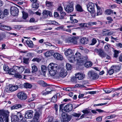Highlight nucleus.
I'll list each match as a JSON object with an SVG mask.
<instances>
[{
    "label": "nucleus",
    "mask_w": 122,
    "mask_h": 122,
    "mask_svg": "<svg viewBox=\"0 0 122 122\" xmlns=\"http://www.w3.org/2000/svg\"><path fill=\"white\" fill-rule=\"evenodd\" d=\"M74 58L75 61H76L77 64L78 65H81L83 62H86L87 58V56L81 57L80 53L77 52L75 54L74 56H73Z\"/></svg>",
    "instance_id": "obj_1"
},
{
    "label": "nucleus",
    "mask_w": 122,
    "mask_h": 122,
    "mask_svg": "<svg viewBox=\"0 0 122 122\" xmlns=\"http://www.w3.org/2000/svg\"><path fill=\"white\" fill-rule=\"evenodd\" d=\"M58 66L57 64L53 63H50L48 66V70L50 75L51 76H54L57 75V70Z\"/></svg>",
    "instance_id": "obj_2"
},
{
    "label": "nucleus",
    "mask_w": 122,
    "mask_h": 122,
    "mask_svg": "<svg viewBox=\"0 0 122 122\" xmlns=\"http://www.w3.org/2000/svg\"><path fill=\"white\" fill-rule=\"evenodd\" d=\"M9 113L5 111L0 110V122H3L5 120V122H8Z\"/></svg>",
    "instance_id": "obj_3"
},
{
    "label": "nucleus",
    "mask_w": 122,
    "mask_h": 122,
    "mask_svg": "<svg viewBox=\"0 0 122 122\" xmlns=\"http://www.w3.org/2000/svg\"><path fill=\"white\" fill-rule=\"evenodd\" d=\"M65 54L68 57L70 62L71 63L74 62V58L73 57L74 53L71 49H69L67 50L65 52Z\"/></svg>",
    "instance_id": "obj_4"
},
{
    "label": "nucleus",
    "mask_w": 122,
    "mask_h": 122,
    "mask_svg": "<svg viewBox=\"0 0 122 122\" xmlns=\"http://www.w3.org/2000/svg\"><path fill=\"white\" fill-rule=\"evenodd\" d=\"M23 118L22 114L18 112L16 115H13L12 116L11 122H19V121L21 120Z\"/></svg>",
    "instance_id": "obj_5"
},
{
    "label": "nucleus",
    "mask_w": 122,
    "mask_h": 122,
    "mask_svg": "<svg viewBox=\"0 0 122 122\" xmlns=\"http://www.w3.org/2000/svg\"><path fill=\"white\" fill-rule=\"evenodd\" d=\"M86 6L88 11L92 14L95 13V5L92 2H89L87 4Z\"/></svg>",
    "instance_id": "obj_6"
},
{
    "label": "nucleus",
    "mask_w": 122,
    "mask_h": 122,
    "mask_svg": "<svg viewBox=\"0 0 122 122\" xmlns=\"http://www.w3.org/2000/svg\"><path fill=\"white\" fill-rule=\"evenodd\" d=\"M9 88H6L5 89V91L7 92L9 91L13 92L17 90L19 87V85H9Z\"/></svg>",
    "instance_id": "obj_7"
},
{
    "label": "nucleus",
    "mask_w": 122,
    "mask_h": 122,
    "mask_svg": "<svg viewBox=\"0 0 122 122\" xmlns=\"http://www.w3.org/2000/svg\"><path fill=\"white\" fill-rule=\"evenodd\" d=\"M17 96L19 99L21 100H26L27 97L26 93L23 92H21L18 93L17 94Z\"/></svg>",
    "instance_id": "obj_8"
},
{
    "label": "nucleus",
    "mask_w": 122,
    "mask_h": 122,
    "mask_svg": "<svg viewBox=\"0 0 122 122\" xmlns=\"http://www.w3.org/2000/svg\"><path fill=\"white\" fill-rule=\"evenodd\" d=\"M10 13L11 15L14 16H17L19 12L18 8L16 7H11L10 9Z\"/></svg>",
    "instance_id": "obj_9"
},
{
    "label": "nucleus",
    "mask_w": 122,
    "mask_h": 122,
    "mask_svg": "<svg viewBox=\"0 0 122 122\" xmlns=\"http://www.w3.org/2000/svg\"><path fill=\"white\" fill-rule=\"evenodd\" d=\"M62 119L61 120V122H68L71 119V116L65 113L62 114Z\"/></svg>",
    "instance_id": "obj_10"
},
{
    "label": "nucleus",
    "mask_w": 122,
    "mask_h": 122,
    "mask_svg": "<svg viewBox=\"0 0 122 122\" xmlns=\"http://www.w3.org/2000/svg\"><path fill=\"white\" fill-rule=\"evenodd\" d=\"M95 51L97 53L98 55L102 58L105 57L106 56V53L101 49L96 48L95 49Z\"/></svg>",
    "instance_id": "obj_11"
},
{
    "label": "nucleus",
    "mask_w": 122,
    "mask_h": 122,
    "mask_svg": "<svg viewBox=\"0 0 122 122\" xmlns=\"http://www.w3.org/2000/svg\"><path fill=\"white\" fill-rule=\"evenodd\" d=\"M89 77L93 80L97 79L99 78V76L93 71H91L88 73Z\"/></svg>",
    "instance_id": "obj_12"
},
{
    "label": "nucleus",
    "mask_w": 122,
    "mask_h": 122,
    "mask_svg": "<svg viewBox=\"0 0 122 122\" xmlns=\"http://www.w3.org/2000/svg\"><path fill=\"white\" fill-rule=\"evenodd\" d=\"M41 113L38 111H36L33 117V120L31 122H38L40 120V117Z\"/></svg>",
    "instance_id": "obj_13"
},
{
    "label": "nucleus",
    "mask_w": 122,
    "mask_h": 122,
    "mask_svg": "<svg viewBox=\"0 0 122 122\" xmlns=\"http://www.w3.org/2000/svg\"><path fill=\"white\" fill-rule=\"evenodd\" d=\"M73 3L72 2H71L67 5L65 10L67 13H70L73 11Z\"/></svg>",
    "instance_id": "obj_14"
},
{
    "label": "nucleus",
    "mask_w": 122,
    "mask_h": 122,
    "mask_svg": "<svg viewBox=\"0 0 122 122\" xmlns=\"http://www.w3.org/2000/svg\"><path fill=\"white\" fill-rule=\"evenodd\" d=\"M67 74V72L66 70L64 69H62L60 71L59 75L57 76L56 78H58L60 76L63 77H65Z\"/></svg>",
    "instance_id": "obj_15"
},
{
    "label": "nucleus",
    "mask_w": 122,
    "mask_h": 122,
    "mask_svg": "<svg viewBox=\"0 0 122 122\" xmlns=\"http://www.w3.org/2000/svg\"><path fill=\"white\" fill-rule=\"evenodd\" d=\"M33 111L31 110L27 111L25 114V117L28 118H31L33 117Z\"/></svg>",
    "instance_id": "obj_16"
},
{
    "label": "nucleus",
    "mask_w": 122,
    "mask_h": 122,
    "mask_svg": "<svg viewBox=\"0 0 122 122\" xmlns=\"http://www.w3.org/2000/svg\"><path fill=\"white\" fill-rule=\"evenodd\" d=\"M78 39V37L73 36L70 40H66L65 42L68 43H71L73 44H76L77 43V39Z\"/></svg>",
    "instance_id": "obj_17"
},
{
    "label": "nucleus",
    "mask_w": 122,
    "mask_h": 122,
    "mask_svg": "<svg viewBox=\"0 0 122 122\" xmlns=\"http://www.w3.org/2000/svg\"><path fill=\"white\" fill-rule=\"evenodd\" d=\"M73 106L71 104H68L66 105L64 107L65 110L67 112H69L72 110Z\"/></svg>",
    "instance_id": "obj_18"
},
{
    "label": "nucleus",
    "mask_w": 122,
    "mask_h": 122,
    "mask_svg": "<svg viewBox=\"0 0 122 122\" xmlns=\"http://www.w3.org/2000/svg\"><path fill=\"white\" fill-rule=\"evenodd\" d=\"M43 17L44 18H46L47 17L48 15L50 16H52V13L51 12L48 10H44L42 13Z\"/></svg>",
    "instance_id": "obj_19"
},
{
    "label": "nucleus",
    "mask_w": 122,
    "mask_h": 122,
    "mask_svg": "<svg viewBox=\"0 0 122 122\" xmlns=\"http://www.w3.org/2000/svg\"><path fill=\"white\" fill-rule=\"evenodd\" d=\"M54 57L56 59L60 60H62L63 59L62 56L59 53L55 52L53 54Z\"/></svg>",
    "instance_id": "obj_20"
},
{
    "label": "nucleus",
    "mask_w": 122,
    "mask_h": 122,
    "mask_svg": "<svg viewBox=\"0 0 122 122\" xmlns=\"http://www.w3.org/2000/svg\"><path fill=\"white\" fill-rule=\"evenodd\" d=\"M76 78L78 79L79 80H82L85 77V75L83 73L78 72L75 75Z\"/></svg>",
    "instance_id": "obj_21"
},
{
    "label": "nucleus",
    "mask_w": 122,
    "mask_h": 122,
    "mask_svg": "<svg viewBox=\"0 0 122 122\" xmlns=\"http://www.w3.org/2000/svg\"><path fill=\"white\" fill-rule=\"evenodd\" d=\"M15 68L16 70L17 73H21L25 69L24 67L22 66H15Z\"/></svg>",
    "instance_id": "obj_22"
},
{
    "label": "nucleus",
    "mask_w": 122,
    "mask_h": 122,
    "mask_svg": "<svg viewBox=\"0 0 122 122\" xmlns=\"http://www.w3.org/2000/svg\"><path fill=\"white\" fill-rule=\"evenodd\" d=\"M88 58L86 59V61L83 62V64L81 65H84V66L86 67H88L92 66V63L91 62L89 61H88Z\"/></svg>",
    "instance_id": "obj_23"
},
{
    "label": "nucleus",
    "mask_w": 122,
    "mask_h": 122,
    "mask_svg": "<svg viewBox=\"0 0 122 122\" xmlns=\"http://www.w3.org/2000/svg\"><path fill=\"white\" fill-rule=\"evenodd\" d=\"M15 66H14L12 68H11L9 71V73L10 75H15V73H17L16 70L15 69Z\"/></svg>",
    "instance_id": "obj_24"
},
{
    "label": "nucleus",
    "mask_w": 122,
    "mask_h": 122,
    "mask_svg": "<svg viewBox=\"0 0 122 122\" xmlns=\"http://www.w3.org/2000/svg\"><path fill=\"white\" fill-rule=\"evenodd\" d=\"M37 83L42 86L43 87H45L50 86V84H47L43 80H40L37 81Z\"/></svg>",
    "instance_id": "obj_25"
},
{
    "label": "nucleus",
    "mask_w": 122,
    "mask_h": 122,
    "mask_svg": "<svg viewBox=\"0 0 122 122\" xmlns=\"http://www.w3.org/2000/svg\"><path fill=\"white\" fill-rule=\"evenodd\" d=\"M26 43L28 46L32 48L33 47V44L32 41L30 40H26Z\"/></svg>",
    "instance_id": "obj_26"
},
{
    "label": "nucleus",
    "mask_w": 122,
    "mask_h": 122,
    "mask_svg": "<svg viewBox=\"0 0 122 122\" xmlns=\"http://www.w3.org/2000/svg\"><path fill=\"white\" fill-rule=\"evenodd\" d=\"M41 68L43 72V75L44 76H45V73L47 69V67L45 66L42 65L41 66Z\"/></svg>",
    "instance_id": "obj_27"
},
{
    "label": "nucleus",
    "mask_w": 122,
    "mask_h": 122,
    "mask_svg": "<svg viewBox=\"0 0 122 122\" xmlns=\"http://www.w3.org/2000/svg\"><path fill=\"white\" fill-rule=\"evenodd\" d=\"M53 53V51L51 50L49 51H47L45 53V56L47 57H48L52 56Z\"/></svg>",
    "instance_id": "obj_28"
},
{
    "label": "nucleus",
    "mask_w": 122,
    "mask_h": 122,
    "mask_svg": "<svg viewBox=\"0 0 122 122\" xmlns=\"http://www.w3.org/2000/svg\"><path fill=\"white\" fill-rule=\"evenodd\" d=\"M22 107V106L20 104H16L12 106L11 108V110L17 109Z\"/></svg>",
    "instance_id": "obj_29"
},
{
    "label": "nucleus",
    "mask_w": 122,
    "mask_h": 122,
    "mask_svg": "<svg viewBox=\"0 0 122 122\" xmlns=\"http://www.w3.org/2000/svg\"><path fill=\"white\" fill-rule=\"evenodd\" d=\"M60 95L59 93L56 94V95H54L52 98L51 102H55L57 101V96Z\"/></svg>",
    "instance_id": "obj_30"
},
{
    "label": "nucleus",
    "mask_w": 122,
    "mask_h": 122,
    "mask_svg": "<svg viewBox=\"0 0 122 122\" xmlns=\"http://www.w3.org/2000/svg\"><path fill=\"white\" fill-rule=\"evenodd\" d=\"M97 9V15H99L102 14V11L101 8L100 7L97 5V4L96 5Z\"/></svg>",
    "instance_id": "obj_31"
},
{
    "label": "nucleus",
    "mask_w": 122,
    "mask_h": 122,
    "mask_svg": "<svg viewBox=\"0 0 122 122\" xmlns=\"http://www.w3.org/2000/svg\"><path fill=\"white\" fill-rule=\"evenodd\" d=\"M82 112L84 114H85V115H86L91 113L90 110V109H86L83 110Z\"/></svg>",
    "instance_id": "obj_32"
},
{
    "label": "nucleus",
    "mask_w": 122,
    "mask_h": 122,
    "mask_svg": "<svg viewBox=\"0 0 122 122\" xmlns=\"http://www.w3.org/2000/svg\"><path fill=\"white\" fill-rule=\"evenodd\" d=\"M31 68L32 69L31 71L32 73H34L37 71L38 68L36 65H33L32 66Z\"/></svg>",
    "instance_id": "obj_33"
},
{
    "label": "nucleus",
    "mask_w": 122,
    "mask_h": 122,
    "mask_svg": "<svg viewBox=\"0 0 122 122\" xmlns=\"http://www.w3.org/2000/svg\"><path fill=\"white\" fill-rule=\"evenodd\" d=\"M76 10L78 11L81 12L83 11V10L81 6L78 4L76 5Z\"/></svg>",
    "instance_id": "obj_34"
},
{
    "label": "nucleus",
    "mask_w": 122,
    "mask_h": 122,
    "mask_svg": "<svg viewBox=\"0 0 122 122\" xmlns=\"http://www.w3.org/2000/svg\"><path fill=\"white\" fill-rule=\"evenodd\" d=\"M32 7L33 8H35L36 9H38L39 6V5L38 3L36 2L32 4Z\"/></svg>",
    "instance_id": "obj_35"
},
{
    "label": "nucleus",
    "mask_w": 122,
    "mask_h": 122,
    "mask_svg": "<svg viewBox=\"0 0 122 122\" xmlns=\"http://www.w3.org/2000/svg\"><path fill=\"white\" fill-rule=\"evenodd\" d=\"M24 85V87L26 88H31L32 86V85L28 83H25Z\"/></svg>",
    "instance_id": "obj_36"
},
{
    "label": "nucleus",
    "mask_w": 122,
    "mask_h": 122,
    "mask_svg": "<svg viewBox=\"0 0 122 122\" xmlns=\"http://www.w3.org/2000/svg\"><path fill=\"white\" fill-rule=\"evenodd\" d=\"M41 60V59L39 58H34L32 60V61L33 62L36 61L38 62H40Z\"/></svg>",
    "instance_id": "obj_37"
},
{
    "label": "nucleus",
    "mask_w": 122,
    "mask_h": 122,
    "mask_svg": "<svg viewBox=\"0 0 122 122\" xmlns=\"http://www.w3.org/2000/svg\"><path fill=\"white\" fill-rule=\"evenodd\" d=\"M87 41L86 38H82L80 40V42L82 44H85L87 43Z\"/></svg>",
    "instance_id": "obj_38"
},
{
    "label": "nucleus",
    "mask_w": 122,
    "mask_h": 122,
    "mask_svg": "<svg viewBox=\"0 0 122 122\" xmlns=\"http://www.w3.org/2000/svg\"><path fill=\"white\" fill-rule=\"evenodd\" d=\"M23 16L22 18L24 20H25L28 16V14L27 13L24 12H22Z\"/></svg>",
    "instance_id": "obj_39"
},
{
    "label": "nucleus",
    "mask_w": 122,
    "mask_h": 122,
    "mask_svg": "<svg viewBox=\"0 0 122 122\" xmlns=\"http://www.w3.org/2000/svg\"><path fill=\"white\" fill-rule=\"evenodd\" d=\"M113 69H110L108 71V73L110 75H111L113 73L114 71V70L116 68V67L115 66H113Z\"/></svg>",
    "instance_id": "obj_40"
},
{
    "label": "nucleus",
    "mask_w": 122,
    "mask_h": 122,
    "mask_svg": "<svg viewBox=\"0 0 122 122\" xmlns=\"http://www.w3.org/2000/svg\"><path fill=\"white\" fill-rule=\"evenodd\" d=\"M29 58L24 57L23 58V62L24 63L27 64L29 63Z\"/></svg>",
    "instance_id": "obj_41"
},
{
    "label": "nucleus",
    "mask_w": 122,
    "mask_h": 122,
    "mask_svg": "<svg viewBox=\"0 0 122 122\" xmlns=\"http://www.w3.org/2000/svg\"><path fill=\"white\" fill-rule=\"evenodd\" d=\"M34 55V54L32 53H28L27 54L26 56L28 57L27 58H29V59L30 58L32 57Z\"/></svg>",
    "instance_id": "obj_42"
},
{
    "label": "nucleus",
    "mask_w": 122,
    "mask_h": 122,
    "mask_svg": "<svg viewBox=\"0 0 122 122\" xmlns=\"http://www.w3.org/2000/svg\"><path fill=\"white\" fill-rule=\"evenodd\" d=\"M3 69L4 71H8L9 70V69L8 66L7 65L4 64L3 66Z\"/></svg>",
    "instance_id": "obj_43"
},
{
    "label": "nucleus",
    "mask_w": 122,
    "mask_h": 122,
    "mask_svg": "<svg viewBox=\"0 0 122 122\" xmlns=\"http://www.w3.org/2000/svg\"><path fill=\"white\" fill-rule=\"evenodd\" d=\"M66 69L68 71L70 70L71 69V65L68 63H67L66 64Z\"/></svg>",
    "instance_id": "obj_44"
},
{
    "label": "nucleus",
    "mask_w": 122,
    "mask_h": 122,
    "mask_svg": "<svg viewBox=\"0 0 122 122\" xmlns=\"http://www.w3.org/2000/svg\"><path fill=\"white\" fill-rule=\"evenodd\" d=\"M46 5L48 7H50L52 6V3L51 2L47 1L46 2Z\"/></svg>",
    "instance_id": "obj_45"
},
{
    "label": "nucleus",
    "mask_w": 122,
    "mask_h": 122,
    "mask_svg": "<svg viewBox=\"0 0 122 122\" xmlns=\"http://www.w3.org/2000/svg\"><path fill=\"white\" fill-rule=\"evenodd\" d=\"M52 87H47L46 89V91H47L49 92V93L52 91Z\"/></svg>",
    "instance_id": "obj_46"
},
{
    "label": "nucleus",
    "mask_w": 122,
    "mask_h": 122,
    "mask_svg": "<svg viewBox=\"0 0 122 122\" xmlns=\"http://www.w3.org/2000/svg\"><path fill=\"white\" fill-rule=\"evenodd\" d=\"M63 90L69 92L71 91L72 90V88L70 87H64L63 88Z\"/></svg>",
    "instance_id": "obj_47"
},
{
    "label": "nucleus",
    "mask_w": 122,
    "mask_h": 122,
    "mask_svg": "<svg viewBox=\"0 0 122 122\" xmlns=\"http://www.w3.org/2000/svg\"><path fill=\"white\" fill-rule=\"evenodd\" d=\"M114 56L115 58H117L118 56V54L119 53V51H117L115 50L114 51Z\"/></svg>",
    "instance_id": "obj_48"
},
{
    "label": "nucleus",
    "mask_w": 122,
    "mask_h": 122,
    "mask_svg": "<svg viewBox=\"0 0 122 122\" xmlns=\"http://www.w3.org/2000/svg\"><path fill=\"white\" fill-rule=\"evenodd\" d=\"M72 115L74 117H79L81 115L80 113H73L72 114Z\"/></svg>",
    "instance_id": "obj_49"
},
{
    "label": "nucleus",
    "mask_w": 122,
    "mask_h": 122,
    "mask_svg": "<svg viewBox=\"0 0 122 122\" xmlns=\"http://www.w3.org/2000/svg\"><path fill=\"white\" fill-rule=\"evenodd\" d=\"M110 46L108 44H107L105 46L104 48L105 50L106 51H108L109 49Z\"/></svg>",
    "instance_id": "obj_50"
},
{
    "label": "nucleus",
    "mask_w": 122,
    "mask_h": 122,
    "mask_svg": "<svg viewBox=\"0 0 122 122\" xmlns=\"http://www.w3.org/2000/svg\"><path fill=\"white\" fill-rule=\"evenodd\" d=\"M47 118L48 119V122H54V119L52 117H48Z\"/></svg>",
    "instance_id": "obj_51"
},
{
    "label": "nucleus",
    "mask_w": 122,
    "mask_h": 122,
    "mask_svg": "<svg viewBox=\"0 0 122 122\" xmlns=\"http://www.w3.org/2000/svg\"><path fill=\"white\" fill-rule=\"evenodd\" d=\"M15 77L16 78H20L22 77L21 75L19 73H16L15 75Z\"/></svg>",
    "instance_id": "obj_52"
},
{
    "label": "nucleus",
    "mask_w": 122,
    "mask_h": 122,
    "mask_svg": "<svg viewBox=\"0 0 122 122\" xmlns=\"http://www.w3.org/2000/svg\"><path fill=\"white\" fill-rule=\"evenodd\" d=\"M3 27L5 29L8 30H10L11 28L10 27L8 26H3Z\"/></svg>",
    "instance_id": "obj_53"
},
{
    "label": "nucleus",
    "mask_w": 122,
    "mask_h": 122,
    "mask_svg": "<svg viewBox=\"0 0 122 122\" xmlns=\"http://www.w3.org/2000/svg\"><path fill=\"white\" fill-rule=\"evenodd\" d=\"M4 17L5 15L3 14V12L2 11L0 10V18L2 19Z\"/></svg>",
    "instance_id": "obj_54"
},
{
    "label": "nucleus",
    "mask_w": 122,
    "mask_h": 122,
    "mask_svg": "<svg viewBox=\"0 0 122 122\" xmlns=\"http://www.w3.org/2000/svg\"><path fill=\"white\" fill-rule=\"evenodd\" d=\"M56 22L55 21H48V24H56Z\"/></svg>",
    "instance_id": "obj_55"
},
{
    "label": "nucleus",
    "mask_w": 122,
    "mask_h": 122,
    "mask_svg": "<svg viewBox=\"0 0 122 122\" xmlns=\"http://www.w3.org/2000/svg\"><path fill=\"white\" fill-rule=\"evenodd\" d=\"M97 23L96 22H89V26H91L94 25H96Z\"/></svg>",
    "instance_id": "obj_56"
},
{
    "label": "nucleus",
    "mask_w": 122,
    "mask_h": 122,
    "mask_svg": "<svg viewBox=\"0 0 122 122\" xmlns=\"http://www.w3.org/2000/svg\"><path fill=\"white\" fill-rule=\"evenodd\" d=\"M97 41L95 38H93L92 40V42L91 44L92 45H94L97 42Z\"/></svg>",
    "instance_id": "obj_57"
},
{
    "label": "nucleus",
    "mask_w": 122,
    "mask_h": 122,
    "mask_svg": "<svg viewBox=\"0 0 122 122\" xmlns=\"http://www.w3.org/2000/svg\"><path fill=\"white\" fill-rule=\"evenodd\" d=\"M3 14L5 16V15H8L9 14L8 10L6 9H5L4 11Z\"/></svg>",
    "instance_id": "obj_58"
},
{
    "label": "nucleus",
    "mask_w": 122,
    "mask_h": 122,
    "mask_svg": "<svg viewBox=\"0 0 122 122\" xmlns=\"http://www.w3.org/2000/svg\"><path fill=\"white\" fill-rule=\"evenodd\" d=\"M61 14V19H63L64 17L66 15V13L65 12H60Z\"/></svg>",
    "instance_id": "obj_59"
},
{
    "label": "nucleus",
    "mask_w": 122,
    "mask_h": 122,
    "mask_svg": "<svg viewBox=\"0 0 122 122\" xmlns=\"http://www.w3.org/2000/svg\"><path fill=\"white\" fill-rule=\"evenodd\" d=\"M56 43L59 44H61L62 43V41L59 39H56Z\"/></svg>",
    "instance_id": "obj_60"
},
{
    "label": "nucleus",
    "mask_w": 122,
    "mask_h": 122,
    "mask_svg": "<svg viewBox=\"0 0 122 122\" xmlns=\"http://www.w3.org/2000/svg\"><path fill=\"white\" fill-rule=\"evenodd\" d=\"M24 72L25 73H30V69H26L25 70Z\"/></svg>",
    "instance_id": "obj_61"
},
{
    "label": "nucleus",
    "mask_w": 122,
    "mask_h": 122,
    "mask_svg": "<svg viewBox=\"0 0 122 122\" xmlns=\"http://www.w3.org/2000/svg\"><path fill=\"white\" fill-rule=\"evenodd\" d=\"M63 10V9L62 7L61 6L59 7L58 9V11L60 12H62Z\"/></svg>",
    "instance_id": "obj_62"
},
{
    "label": "nucleus",
    "mask_w": 122,
    "mask_h": 122,
    "mask_svg": "<svg viewBox=\"0 0 122 122\" xmlns=\"http://www.w3.org/2000/svg\"><path fill=\"white\" fill-rule=\"evenodd\" d=\"M117 46L120 48H122V44L121 43H118L117 44Z\"/></svg>",
    "instance_id": "obj_63"
},
{
    "label": "nucleus",
    "mask_w": 122,
    "mask_h": 122,
    "mask_svg": "<svg viewBox=\"0 0 122 122\" xmlns=\"http://www.w3.org/2000/svg\"><path fill=\"white\" fill-rule=\"evenodd\" d=\"M119 61L122 62V54L120 55L119 57Z\"/></svg>",
    "instance_id": "obj_64"
}]
</instances>
